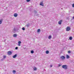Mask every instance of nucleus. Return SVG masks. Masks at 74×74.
I'll use <instances>...</instances> for the list:
<instances>
[{
	"instance_id": "nucleus-24",
	"label": "nucleus",
	"mask_w": 74,
	"mask_h": 74,
	"mask_svg": "<svg viewBox=\"0 0 74 74\" xmlns=\"http://www.w3.org/2000/svg\"><path fill=\"white\" fill-rule=\"evenodd\" d=\"M61 66H62V65H61V64H59V65H58L59 67H60Z\"/></svg>"
},
{
	"instance_id": "nucleus-27",
	"label": "nucleus",
	"mask_w": 74,
	"mask_h": 74,
	"mask_svg": "<svg viewBox=\"0 0 74 74\" xmlns=\"http://www.w3.org/2000/svg\"><path fill=\"white\" fill-rule=\"evenodd\" d=\"M72 7H73V8H74V4H72Z\"/></svg>"
},
{
	"instance_id": "nucleus-13",
	"label": "nucleus",
	"mask_w": 74,
	"mask_h": 74,
	"mask_svg": "<svg viewBox=\"0 0 74 74\" xmlns=\"http://www.w3.org/2000/svg\"><path fill=\"white\" fill-rule=\"evenodd\" d=\"M51 38H52V36L51 35H50L48 37V38L49 39H51Z\"/></svg>"
},
{
	"instance_id": "nucleus-15",
	"label": "nucleus",
	"mask_w": 74,
	"mask_h": 74,
	"mask_svg": "<svg viewBox=\"0 0 74 74\" xmlns=\"http://www.w3.org/2000/svg\"><path fill=\"white\" fill-rule=\"evenodd\" d=\"M69 40H71L73 39V38L72 37L70 36L69 38Z\"/></svg>"
},
{
	"instance_id": "nucleus-30",
	"label": "nucleus",
	"mask_w": 74,
	"mask_h": 74,
	"mask_svg": "<svg viewBox=\"0 0 74 74\" xmlns=\"http://www.w3.org/2000/svg\"><path fill=\"white\" fill-rule=\"evenodd\" d=\"M50 67H52V65H50Z\"/></svg>"
},
{
	"instance_id": "nucleus-28",
	"label": "nucleus",
	"mask_w": 74,
	"mask_h": 74,
	"mask_svg": "<svg viewBox=\"0 0 74 74\" xmlns=\"http://www.w3.org/2000/svg\"><path fill=\"white\" fill-rule=\"evenodd\" d=\"M29 25H27V27H29Z\"/></svg>"
},
{
	"instance_id": "nucleus-31",
	"label": "nucleus",
	"mask_w": 74,
	"mask_h": 74,
	"mask_svg": "<svg viewBox=\"0 0 74 74\" xmlns=\"http://www.w3.org/2000/svg\"><path fill=\"white\" fill-rule=\"evenodd\" d=\"M73 19H74V16L73 17Z\"/></svg>"
},
{
	"instance_id": "nucleus-8",
	"label": "nucleus",
	"mask_w": 74,
	"mask_h": 74,
	"mask_svg": "<svg viewBox=\"0 0 74 74\" xmlns=\"http://www.w3.org/2000/svg\"><path fill=\"white\" fill-rule=\"evenodd\" d=\"M16 56H17V54H16L13 56V58H16Z\"/></svg>"
},
{
	"instance_id": "nucleus-7",
	"label": "nucleus",
	"mask_w": 74,
	"mask_h": 74,
	"mask_svg": "<svg viewBox=\"0 0 74 74\" xmlns=\"http://www.w3.org/2000/svg\"><path fill=\"white\" fill-rule=\"evenodd\" d=\"M40 5H41L42 6V7L44 6V5L43 4V2H41L40 3Z\"/></svg>"
},
{
	"instance_id": "nucleus-5",
	"label": "nucleus",
	"mask_w": 74,
	"mask_h": 74,
	"mask_svg": "<svg viewBox=\"0 0 74 74\" xmlns=\"http://www.w3.org/2000/svg\"><path fill=\"white\" fill-rule=\"evenodd\" d=\"M8 55H11L12 54V52L11 51H9L8 52Z\"/></svg>"
},
{
	"instance_id": "nucleus-2",
	"label": "nucleus",
	"mask_w": 74,
	"mask_h": 74,
	"mask_svg": "<svg viewBox=\"0 0 74 74\" xmlns=\"http://www.w3.org/2000/svg\"><path fill=\"white\" fill-rule=\"evenodd\" d=\"M18 30H19V29L18 28L15 29V28H14L13 29V33H15V32H17V31H18Z\"/></svg>"
},
{
	"instance_id": "nucleus-19",
	"label": "nucleus",
	"mask_w": 74,
	"mask_h": 74,
	"mask_svg": "<svg viewBox=\"0 0 74 74\" xmlns=\"http://www.w3.org/2000/svg\"><path fill=\"white\" fill-rule=\"evenodd\" d=\"M40 32V29H38V30L37 32Z\"/></svg>"
},
{
	"instance_id": "nucleus-9",
	"label": "nucleus",
	"mask_w": 74,
	"mask_h": 74,
	"mask_svg": "<svg viewBox=\"0 0 74 74\" xmlns=\"http://www.w3.org/2000/svg\"><path fill=\"white\" fill-rule=\"evenodd\" d=\"M18 16V14H17V13H15L14 14V17H16V16Z\"/></svg>"
},
{
	"instance_id": "nucleus-22",
	"label": "nucleus",
	"mask_w": 74,
	"mask_h": 74,
	"mask_svg": "<svg viewBox=\"0 0 74 74\" xmlns=\"http://www.w3.org/2000/svg\"><path fill=\"white\" fill-rule=\"evenodd\" d=\"M3 57L4 59H5L6 58V56H3Z\"/></svg>"
},
{
	"instance_id": "nucleus-6",
	"label": "nucleus",
	"mask_w": 74,
	"mask_h": 74,
	"mask_svg": "<svg viewBox=\"0 0 74 74\" xmlns=\"http://www.w3.org/2000/svg\"><path fill=\"white\" fill-rule=\"evenodd\" d=\"M22 43V42H21V41H19L18 42V46H21V44Z\"/></svg>"
},
{
	"instance_id": "nucleus-20",
	"label": "nucleus",
	"mask_w": 74,
	"mask_h": 74,
	"mask_svg": "<svg viewBox=\"0 0 74 74\" xmlns=\"http://www.w3.org/2000/svg\"><path fill=\"white\" fill-rule=\"evenodd\" d=\"M22 29L23 30H25V27H23L22 28Z\"/></svg>"
},
{
	"instance_id": "nucleus-12",
	"label": "nucleus",
	"mask_w": 74,
	"mask_h": 74,
	"mask_svg": "<svg viewBox=\"0 0 74 74\" xmlns=\"http://www.w3.org/2000/svg\"><path fill=\"white\" fill-rule=\"evenodd\" d=\"M66 57L67 59H69V58H70V56H69L68 55H66Z\"/></svg>"
},
{
	"instance_id": "nucleus-14",
	"label": "nucleus",
	"mask_w": 74,
	"mask_h": 74,
	"mask_svg": "<svg viewBox=\"0 0 74 74\" xmlns=\"http://www.w3.org/2000/svg\"><path fill=\"white\" fill-rule=\"evenodd\" d=\"M46 54H48L49 53V51H46Z\"/></svg>"
},
{
	"instance_id": "nucleus-17",
	"label": "nucleus",
	"mask_w": 74,
	"mask_h": 74,
	"mask_svg": "<svg viewBox=\"0 0 74 74\" xmlns=\"http://www.w3.org/2000/svg\"><path fill=\"white\" fill-rule=\"evenodd\" d=\"M34 71H35V70H37V68H36V67H34Z\"/></svg>"
},
{
	"instance_id": "nucleus-11",
	"label": "nucleus",
	"mask_w": 74,
	"mask_h": 74,
	"mask_svg": "<svg viewBox=\"0 0 74 74\" xmlns=\"http://www.w3.org/2000/svg\"><path fill=\"white\" fill-rule=\"evenodd\" d=\"M62 20L60 21L59 22H58V23L59 25H61L62 24Z\"/></svg>"
},
{
	"instance_id": "nucleus-10",
	"label": "nucleus",
	"mask_w": 74,
	"mask_h": 74,
	"mask_svg": "<svg viewBox=\"0 0 74 74\" xmlns=\"http://www.w3.org/2000/svg\"><path fill=\"white\" fill-rule=\"evenodd\" d=\"M13 37H17V34H14L13 36Z\"/></svg>"
},
{
	"instance_id": "nucleus-1",
	"label": "nucleus",
	"mask_w": 74,
	"mask_h": 74,
	"mask_svg": "<svg viewBox=\"0 0 74 74\" xmlns=\"http://www.w3.org/2000/svg\"><path fill=\"white\" fill-rule=\"evenodd\" d=\"M62 68L66 70V69H67V66L66 65H63L62 66Z\"/></svg>"
},
{
	"instance_id": "nucleus-23",
	"label": "nucleus",
	"mask_w": 74,
	"mask_h": 74,
	"mask_svg": "<svg viewBox=\"0 0 74 74\" xmlns=\"http://www.w3.org/2000/svg\"><path fill=\"white\" fill-rule=\"evenodd\" d=\"M68 53H71V51H68Z\"/></svg>"
},
{
	"instance_id": "nucleus-26",
	"label": "nucleus",
	"mask_w": 74,
	"mask_h": 74,
	"mask_svg": "<svg viewBox=\"0 0 74 74\" xmlns=\"http://www.w3.org/2000/svg\"><path fill=\"white\" fill-rule=\"evenodd\" d=\"M18 49V47H16L15 48V49Z\"/></svg>"
},
{
	"instance_id": "nucleus-18",
	"label": "nucleus",
	"mask_w": 74,
	"mask_h": 74,
	"mask_svg": "<svg viewBox=\"0 0 74 74\" xmlns=\"http://www.w3.org/2000/svg\"><path fill=\"white\" fill-rule=\"evenodd\" d=\"M31 53H34V51L32 50L31 51Z\"/></svg>"
},
{
	"instance_id": "nucleus-25",
	"label": "nucleus",
	"mask_w": 74,
	"mask_h": 74,
	"mask_svg": "<svg viewBox=\"0 0 74 74\" xmlns=\"http://www.w3.org/2000/svg\"><path fill=\"white\" fill-rule=\"evenodd\" d=\"M30 1V0H27V2H29Z\"/></svg>"
},
{
	"instance_id": "nucleus-21",
	"label": "nucleus",
	"mask_w": 74,
	"mask_h": 74,
	"mask_svg": "<svg viewBox=\"0 0 74 74\" xmlns=\"http://www.w3.org/2000/svg\"><path fill=\"white\" fill-rule=\"evenodd\" d=\"M13 73H16V71L15 70H13Z\"/></svg>"
},
{
	"instance_id": "nucleus-16",
	"label": "nucleus",
	"mask_w": 74,
	"mask_h": 74,
	"mask_svg": "<svg viewBox=\"0 0 74 74\" xmlns=\"http://www.w3.org/2000/svg\"><path fill=\"white\" fill-rule=\"evenodd\" d=\"M2 21H3V19H1L0 21V24H1L2 23Z\"/></svg>"
},
{
	"instance_id": "nucleus-29",
	"label": "nucleus",
	"mask_w": 74,
	"mask_h": 74,
	"mask_svg": "<svg viewBox=\"0 0 74 74\" xmlns=\"http://www.w3.org/2000/svg\"><path fill=\"white\" fill-rule=\"evenodd\" d=\"M34 12H35V13H37V11H34Z\"/></svg>"
},
{
	"instance_id": "nucleus-3",
	"label": "nucleus",
	"mask_w": 74,
	"mask_h": 74,
	"mask_svg": "<svg viewBox=\"0 0 74 74\" xmlns=\"http://www.w3.org/2000/svg\"><path fill=\"white\" fill-rule=\"evenodd\" d=\"M71 28H70V27H67L66 28V31L67 32H69V30H70Z\"/></svg>"
},
{
	"instance_id": "nucleus-4",
	"label": "nucleus",
	"mask_w": 74,
	"mask_h": 74,
	"mask_svg": "<svg viewBox=\"0 0 74 74\" xmlns=\"http://www.w3.org/2000/svg\"><path fill=\"white\" fill-rule=\"evenodd\" d=\"M60 58L62 60H64V59H65V57L63 56H62Z\"/></svg>"
}]
</instances>
